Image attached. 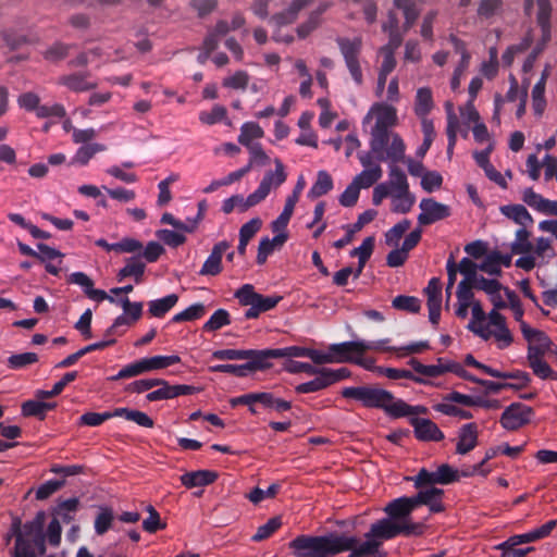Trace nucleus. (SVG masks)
<instances>
[{
	"label": "nucleus",
	"mask_w": 557,
	"mask_h": 557,
	"mask_svg": "<svg viewBox=\"0 0 557 557\" xmlns=\"http://www.w3.org/2000/svg\"><path fill=\"white\" fill-rule=\"evenodd\" d=\"M479 269V264L474 263L469 258H462L459 263H457V271L463 275V278L460 282H466V285L470 288H473L475 283L479 280L476 271Z\"/></svg>",
	"instance_id": "nucleus-39"
},
{
	"label": "nucleus",
	"mask_w": 557,
	"mask_h": 557,
	"mask_svg": "<svg viewBox=\"0 0 557 557\" xmlns=\"http://www.w3.org/2000/svg\"><path fill=\"white\" fill-rule=\"evenodd\" d=\"M510 86L509 89L505 96V98L497 94L494 99V112L492 116V122H494L496 125H500V112L504 106V102L510 101L513 102L518 98L520 99L521 92L519 91V84L517 78L513 75L509 76Z\"/></svg>",
	"instance_id": "nucleus-25"
},
{
	"label": "nucleus",
	"mask_w": 557,
	"mask_h": 557,
	"mask_svg": "<svg viewBox=\"0 0 557 557\" xmlns=\"http://www.w3.org/2000/svg\"><path fill=\"white\" fill-rule=\"evenodd\" d=\"M345 398L360 401L368 408L383 409L393 418L406 416L425 414L428 408L424 406H410L401 399L394 397L392 393L376 386L346 387L342 391Z\"/></svg>",
	"instance_id": "nucleus-4"
},
{
	"label": "nucleus",
	"mask_w": 557,
	"mask_h": 557,
	"mask_svg": "<svg viewBox=\"0 0 557 557\" xmlns=\"http://www.w3.org/2000/svg\"><path fill=\"white\" fill-rule=\"evenodd\" d=\"M535 8V20L543 35H549L552 32V12L550 0H524L523 9L525 14L531 15Z\"/></svg>",
	"instance_id": "nucleus-15"
},
{
	"label": "nucleus",
	"mask_w": 557,
	"mask_h": 557,
	"mask_svg": "<svg viewBox=\"0 0 557 557\" xmlns=\"http://www.w3.org/2000/svg\"><path fill=\"white\" fill-rule=\"evenodd\" d=\"M522 335L528 342V356H546L553 351V343L546 334L537 329L531 327L529 324H522Z\"/></svg>",
	"instance_id": "nucleus-12"
},
{
	"label": "nucleus",
	"mask_w": 557,
	"mask_h": 557,
	"mask_svg": "<svg viewBox=\"0 0 557 557\" xmlns=\"http://www.w3.org/2000/svg\"><path fill=\"white\" fill-rule=\"evenodd\" d=\"M530 237V232L521 227L516 232L510 246L512 253L521 255L515 265L528 272L535 267L546 265L556 255L549 238L539 237L533 245Z\"/></svg>",
	"instance_id": "nucleus-5"
},
{
	"label": "nucleus",
	"mask_w": 557,
	"mask_h": 557,
	"mask_svg": "<svg viewBox=\"0 0 557 557\" xmlns=\"http://www.w3.org/2000/svg\"><path fill=\"white\" fill-rule=\"evenodd\" d=\"M332 350L336 363H354L369 371L375 369V360L366 356L369 346L366 345L363 339L332 344Z\"/></svg>",
	"instance_id": "nucleus-6"
},
{
	"label": "nucleus",
	"mask_w": 557,
	"mask_h": 557,
	"mask_svg": "<svg viewBox=\"0 0 557 557\" xmlns=\"http://www.w3.org/2000/svg\"><path fill=\"white\" fill-rule=\"evenodd\" d=\"M177 300L178 296L176 294H171L161 299L152 300L149 302L148 311L152 317L161 318L176 305Z\"/></svg>",
	"instance_id": "nucleus-38"
},
{
	"label": "nucleus",
	"mask_w": 557,
	"mask_h": 557,
	"mask_svg": "<svg viewBox=\"0 0 557 557\" xmlns=\"http://www.w3.org/2000/svg\"><path fill=\"white\" fill-rule=\"evenodd\" d=\"M374 249V237L369 236L363 239L362 244L352 249L350 252L351 257H357L361 265H366V262L371 257Z\"/></svg>",
	"instance_id": "nucleus-57"
},
{
	"label": "nucleus",
	"mask_w": 557,
	"mask_h": 557,
	"mask_svg": "<svg viewBox=\"0 0 557 557\" xmlns=\"http://www.w3.org/2000/svg\"><path fill=\"white\" fill-rule=\"evenodd\" d=\"M145 272V263L137 257L128 258L126 264L117 273L119 281L133 276L136 283H140Z\"/></svg>",
	"instance_id": "nucleus-35"
},
{
	"label": "nucleus",
	"mask_w": 557,
	"mask_h": 557,
	"mask_svg": "<svg viewBox=\"0 0 557 557\" xmlns=\"http://www.w3.org/2000/svg\"><path fill=\"white\" fill-rule=\"evenodd\" d=\"M420 214L418 222L420 225H430L444 220L450 215V208L447 205L437 202L433 198H424L420 201Z\"/></svg>",
	"instance_id": "nucleus-14"
},
{
	"label": "nucleus",
	"mask_w": 557,
	"mask_h": 557,
	"mask_svg": "<svg viewBox=\"0 0 557 557\" xmlns=\"http://www.w3.org/2000/svg\"><path fill=\"white\" fill-rule=\"evenodd\" d=\"M475 334L485 341L494 338L499 349L509 347L513 342L512 334L506 324V318L496 310L488 312L487 323L480 326Z\"/></svg>",
	"instance_id": "nucleus-9"
},
{
	"label": "nucleus",
	"mask_w": 557,
	"mask_h": 557,
	"mask_svg": "<svg viewBox=\"0 0 557 557\" xmlns=\"http://www.w3.org/2000/svg\"><path fill=\"white\" fill-rule=\"evenodd\" d=\"M411 416V425L414 429V435L420 441H434L440 442L444 438L443 432L438 429V426L429 419L417 418Z\"/></svg>",
	"instance_id": "nucleus-19"
},
{
	"label": "nucleus",
	"mask_w": 557,
	"mask_h": 557,
	"mask_svg": "<svg viewBox=\"0 0 557 557\" xmlns=\"http://www.w3.org/2000/svg\"><path fill=\"white\" fill-rule=\"evenodd\" d=\"M251 198L252 194H250L247 198H244L240 195H234L223 201L222 211L225 214H230L235 209H237L239 212H245L249 208L258 205L257 201L251 200Z\"/></svg>",
	"instance_id": "nucleus-34"
},
{
	"label": "nucleus",
	"mask_w": 557,
	"mask_h": 557,
	"mask_svg": "<svg viewBox=\"0 0 557 557\" xmlns=\"http://www.w3.org/2000/svg\"><path fill=\"white\" fill-rule=\"evenodd\" d=\"M505 295H506L507 300L509 301L508 307L511 309L515 320L517 322H519L520 330L522 331V324H528V323L525 321H523V319H522L524 310L522 308L521 301H520L518 295L511 289H506Z\"/></svg>",
	"instance_id": "nucleus-56"
},
{
	"label": "nucleus",
	"mask_w": 557,
	"mask_h": 557,
	"mask_svg": "<svg viewBox=\"0 0 557 557\" xmlns=\"http://www.w3.org/2000/svg\"><path fill=\"white\" fill-rule=\"evenodd\" d=\"M79 502L77 498H69L61 502L54 512L59 516L63 522H71L74 519L73 513L77 510Z\"/></svg>",
	"instance_id": "nucleus-47"
},
{
	"label": "nucleus",
	"mask_w": 557,
	"mask_h": 557,
	"mask_svg": "<svg viewBox=\"0 0 557 557\" xmlns=\"http://www.w3.org/2000/svg\"><path fill=\"white\" fill-rule=\"evenodd\" d=\"M479 429L474 422L463 424L458 431L456 454L467 455L478 446Z\"/></svg>",
	"instance_id": "nucleus-18"
},
{
	"label": "nucleus",
	"mask_w": 557,
	"mask_h": 557,
	"mask_svg": "<svg viewBox=\"0 0 557 557\" xmlns=\"http://www.w3.org/2000/svg\"><path fill=\"white\" fill-rule=\"evenodd\" d=\"M333 188V178L332 176L324 170L319 171L317 174V180L308 191V197L311 199H317L325 194H327Z\"/></svg>",
	"instance_id": "nucleus-32"
},
{
	"label": "nucleus",
	"mask_w": 557,
	"mask_h": 557,
	"mask_svg": "<svg viewBox=\"0 0 557 557\" xmlns=\"http://www.w3.org/2000/svg\"><path fill=\"white\" fill-rule=\"evenodd\" d=\"M557 527V520H549L543 525L523 534L512 535L507 541L509 545H521L525 543L536 542L541 539L546 537Z\"/></svg>",
	"instance_id": "nucleus-23"
},
{
	"label": "nucleus",
	"mask_w": 557,
	"mask_h": 557,
	"mask_svg": "<svg viewBox=\"0 0 557 557\" xmlns=\"http://www.w3.org/2000/svg\"><path fill=\"white\" fill-rule=\"evenodd\" d=\"M500 212L524 228L533 223V218L522 205L503 206Z\"/></svg>",
	"instance_id": "nucleus-29"
},
{
	"label": "nucleus",
	"mask_w": 557,
	"mask_h": 557,
	"mask_svg": "<svg viewBox=\"0 0 557 557\" xmlns=\"http://www.w3.org/2000/svg\"><path fill=\"white\" fill-rule=\"evenodd\" d=\"M39 357L36 352L15 354L8 358V367L18 370L38 362Z\"/></svg>",
	"instance_id": "nucleus-45"
},
{
	"label": "nucleus",
	"mask_w": 557,
	"mask_h": 557,
	"mask_svg": "<svg viewBox=\"0 0 557 557\" xmlns=\"http://www.w3.org/2000/svg\"><path fill=\"white\" fill-rule=\"evenodd\" d=\"M545 356L527 357L528 364L533 373L542 380L557 381V372H555L549 364L544 360Z\"/></svg>",
	"instance_id": "nucleus-33"
},
{
	"label": "nucleus",
	"mask_w": 557,
	"mask_h": 557,
	"mask_svg": "<svg viewBox=\"0 0 557 557\" xmlns=\"http://www.w3.org/2000/svg\"><path fill=\"white\" fill-rule=\"evenodd\" d=\"M443 490L437 487L421 488L419 493L413 497L416 506L425 505L429 507L431 512H442L444 505L442 503Z\"/></svg>",
	"instance_id": "nucleus-22"
},
{
	"label": "nucleus",
	"mask_w": 557,
	"mask_h": 557,
	"mask_svg": "<svg viewBox=\"0 0 557 557\" xmlns=\"http://www.w3.org/2000/svg\"><path fill=\"white\" fill-rule=\"evenodd\" d=\"M146 510L149 513L148 518L143 521V529L146 532L154 533L158 530L165 528V524L161 522L159 512L154 509L153 506L149 505Z\"/></svg>",
	"instance_id": "nucleus-59"
},
{
	"label": "nucleus",
	"mask_w": 557,
	"mask_h": 557,
	"mask_svg": "<svg viewBox=\"0 0 557 557\" xmlns=\"http://www.w3.org/2000/svg\"><path fill=\"white\" fill-rule=\"evenodd\" d=\"M246 352L248 355L246 360H249V362L246 363L248 371L269 368L271 366L269 360L273 358H278V356H276V349H251L247 350Z\"/></svg>",
	"instance_id": "nucleus-27"
},
{
	"label": "nucleus",
	"mask_w": 557,
	"mask_h": 557,
	"mask_svg": "<svg viewBox=\"0 0 557 557\" xmlns=\"http://www.w3.org/2000/svg\"><path fill=\"white\" fill-rule=\"evenodd\" d=\"M206 313V308L202 304H194L182 312L176 313L173 318V322L194 321L200 319Z\"/></svg>",
	"instance_id": "nucleus-51"
},
{
	"label": "nucleus",
	"mask_w": 557,
	"mask_h": 557,
	"mask_svg": "<svg viewBox=\"0 0 557 557\" xmlns=\"http://www.w3.org/2000/svg\"><path fill=\"white\" fill-rule=\"evenodd\" d=\"M454 361L438 358L434 364H423L418 359H411L409 364L419 374L428 377H438L445 373L451 372Z\"/></svg>",
	"instance_id": "nucleus-21"
},
{
	"label": "nucleus",
	"mask_w": 557,
	"mask_h": 557,
	"mask_svg": "<svg viewBox=\"0 0 557 557\" xmlns=\"http://www.w3.org/2000/svg\"><path fill=\"white\" fill-rule=\"evenodd\" d=\"M221 44L228 49L237 60H242V47L233 37H209L205 42L206 49L209 53L214 52Z\"/></svg>",
	"instance_id": "nucleus-28"
},
{
	"label": "nucleus",
	"mask_w": 557,
	"mask_h": 557,
	"mask_svg": "<svg viewBox=\"0 0 557 557\" xmlns=\"http://www.w3.org/2000/svg\"><path fill=\"white\" fill-rule=\"evenodd\" d=\"M442 184H443V177L436 171H426L422 175L421 187L426 193H432L434 190L440 189L442 187Z\"/></svg>",
	"instance_id": "nucleus-62"
},
{
	"label": "nucleus",
	"mask_w": 557,
	"mask_h": 557,
	"mask_svg": "<svg viewBox=\"0 0 557 557\" xmlns=\"http://www.w3.org/2000/svg\"><path fill=\"white\" fill-rule=\"evenodd\" d=\"M398 46V44L393 47L392 45L385 46L380 50V53L383 58L381 66L379 69V73L388 75L392 73L396 66V60L394 57V49Z\"/></svg>",
	"instance_id": "nucleus-54"
},
{
	"label": "nucleus",
	"mask_w": 557,
	"mask_h": 557,
	"mask_svg": "<svg viewBox=\"0 0 557 557\" xmlns=\"http://www.w3.org/2000/svg\"><path fill=\"white\" fill-rule=\"evenodd\" d=\"M426 296V305L429 309L430 322L434 325L438 324L442 309V283L438 277H432L428 286L424 288Z\"/></svg>",
	"instance_id": "nucleus-16"
},
{
	"label": "nucleus",
	"mask_w": 557,
	"mask_h": 557,
	"mask_svg": "<svg viewBox=\"0 0 557 557\" xmlns=\"http://www.w3.org/2000/svg\"><path fill=\"white\" fill-rule=\"evenodd\" d=\"M235 297L242 306L249 307L245 312L246 319H256L260 313L273 309L282 299L281 296H263L250 284H245L236 290Z\"/></svg>",
	"instance_id": "nucleus-8"
},
{
	"label": "nucleus",
	"mask_w": 557,
	"mask_h": 557,
	"mask_svg": "<svg viewBox=\"0 0 557 557\" xmlns=\"http://www.w3.org/2000/svg\"><path fill=\"white\" fill-rule=\"evenodd\" d=\"M314 375L315 377L313 380L297 385L295 388L296 392L299 394H308L321 391L330 386L322 369L320 372H315Z\"/></svg>",
	"instance_id": "nucleus-43"
},
{
	"label": "nucleus",
	"mask_w": 557,
	"mask_h": 557,
	"mask_svg": "<svg viewBox=\"0 0 557 557\" xmlns=\"http://www.w3.org/2000/svg\"><path fill=\"white\" fill-rule=\"evenodd\" d=\"M72 47L63 42H55L44 52V58L50 62H59L71 53Z\"/></svg>",
	"instance_id": "nucleus-52"
},
{
	"label": "nucleus",
	"mask_w": 557,
	"mask_h": 557,
	"mask_svg": "<svg viewBox=\"0 0 557 557\" xmlns=\"http://www.w3.org/2000/svg\"><path fill=\"white\" fill-rule=\"evenodd\" d=\"M416 508L412 496L393 499L384 507L387 518L372 523L363 540L344 534L300 535L292 545L297 548L298 557L334 556L347 550L350 552L348 557H383L381 547L385 541L399 534L410 536L423 533V524L412 522L410 519Z\"/></svg>",
	"instance_id": "nucleus-1"
},
{
	"label": "nucleus",
	"mask_w": 557,
	"mask_h": 557,
	"mask_svg": "<svg viewBox=\"0 0 557 557\" xmlns=\"http://www.w3.org/2000/svg\"><path fill=\"white\" fill-rule=\"evenodd\" d=\"M218 479V473L211 470L187 472L181 476V482L187 488L206 486Z\"/></svg>",
	"instance_id": "nucleus-26"
},
{
	"label": "nucleus",
	"mask_w": 557,
	"mask_h": 557,
	"mask_svg": "<svg viewBox=\"0 0 557 557\" xmlns=\"http://www.w3.org/2000/svg\"><path fill=\"white\" fill-rule=\"evenodd\" d=\"M433 95L429 87H421L417 90L414 100V112L419 117H426L433 109Z\"/></svg>",
	"instance_id": "nucleus-30"
},
{
	"label": "nucleus",
	"mask_w": 557,
	"mask_h": 557,
	"mask_svg": "<svg viewBox=\"0 0 557 557\" xmlns=\"http://www.w3.org/2000/svg\"><path fill=\"white\" fill-rule=\"evenodd\" d=\"M397 110L392 104L375 102L371 106L363 117L362 124L370 125V148L381 150L391 141L389 154L400 157L404 148V140L399 134L392 128L397 125Z\"/></svg>",
	"instance_id": "nucleus-2"
},
{
	"label": "nucleus",
	"mask_w": 557,
	"mask_h": 557,
	"mask_svg": "<svg viewBox=\"0 0 557 557\" xmlns=\"http://www.w3.org/2000/svg\"><path fill=\"white\" fill-rule=\"evenodd\" d=\"M249 83V75L245 71H237L233 75L224 78L223 86L232 89H246Z\"/></svg>",
	"instance_id": "nucleus-64"
},
{
	"label": "nucleus",
	"mask_w": 557,
	"mask_h": 557,
	"mask_svg": "<svg viewBox=\"0 0 557 557\" xmlns=\"http://www.w3.org/2000/svg\"><path fill=\"white\" fill-rule=\"evenodd\" d=\"M531 416V407L521 403H515L504 410L499 422L504 429L516 431L529 423Z\"/></svg>",
	"instance_id": "nucleus-13"
},
{
	"label": "nucleus",
	"mask_w": 557,
	"mask_h": 557,
	"mask_svg": "<svg viewBox=\"0 0 557 557\" xmlns=\"http://www.w3.org/2000/svg\"><path fill=\"white\" fill-rule=\"evenodd\" d=\"M231 248V244L226 240H222L216 243L209 257L203 262L199 274L200 275H211L215 276L219 275L222 270V257L223 255Z\"/></svg>",
	"instance_id": "nucleus-17"
},
{
	"label": "nucleus",
	"mask_w": 557,
	"mask_h": 557,
	"mask_svg": "<svg viewBox=\"0 0 557 557\" xmlns=\"http://www.w3.org/2000/svg\"><path fill=\"white\" fill-rule=\"evenodd\" d=\"M282 525V519L280 517H273L269 519L264 524L257 529V532L251 537L255 542H261L269 539L276 530Z\"/></svg>",
	"instance_id": "nucleus-46"
},
{
	"label": "nucleus",
	"mask_w": 557,
	"mask_h": 557,
	"mask_svg": "<svg viewBox=\"0 0 557 557\" xmlns=\"http://www.w3.org/2000/svg\"><path fill=\"white\" fill-rule=\"evenodd\" d=\"M226 116V109L223 106L215 104L210 111H202L199 120L206 125H213L221 122Z\"/></svg>",
	"instance_id": "nucleus-58"
},
{
	"label": "nucleus",
	"mask_w": 557,
	"mask_h": 557,
	"mask_svg": "<svg viewBox=\"0 0 557 557\" xmlns=\"http://www.w3.org/2000/svg\"><path fill=\"white\" fill-rule=\"evenodd\" d=\"M274 164L275 170L267 172L258 188L252 193L251 200H256L257 203L264 200L272 189L278 188L286 181L287 174L282 161L275 159Z\"/></svg>",
	"instance_id": "nucleus-11"
},
{
	"label": "nucleus",
	"mask_w": 557,
	"mask_h": 557,
	"mask_svg": "<svg viewBox=\"0 0 557 557\" xmlns=\"http://www.w3.org/2000/svg\"><path fill=\"white\" fill-rule=\"evenodd\" d=\"M114 520V512L109 507H100L95 519V532L103 535L111 527Z\"/></svg>",
	"instance_id": "nucleus-41"
},
{
	"label": "nucleus",
	"mask_w": 557,
	"mask_h": 557,
	"mask_svg": "<svg viewBox=\"0 0 557 557\" xmlns=\"http://www.w3.org/2000/svg\"><path fill=\"white\" fill-rule=\"evenodd\" d=\"M57 84L74 92H84L97 87L96 82L89 81L88 72L61 75L57 78Z\"/></svg>",
	"instance_id": "nucleus-20"
},
{
	"label": "nucleus",
	"mask_w": 557,
	"mask_h": 557,
	"mask_svg": "<svg viewBox=\"0 0 557 557\" xmlns=\"http://www.w3.org/2000/svg\"><path fill=\"white\" fill-rule=\"evenodd\" d=\"M228 324H231L230 313L225 309H218L202 327L206 332H214Z\"/></svg>",
	"instance_id": "nucleus-44"
},
{
	"label": "nucleus",
	"mask_w": 557,
	"mask_h": 557,
	"mask_svg": "<svg viewBox=\"0 0 557 557\" xmlns=\"http://www.w3.org/2000/svg\"><path fill=\"white\" fill-rule=\"evenodd\" d=\"M259 403L267 408H272L278 412L287 411L292 405L284 399L275 398L271 393H260Z\"/></svg>",
	"instance_id": "nucleus-55"
},
{
	"label": "nucleus",
	"mask_w": 557,
	"mask_h": 557,
	"mask_svg": "<svg viewBox=\"0 0 557 557\" xmlns=\"http://www.w3.org/2000/svg\"><path fill=\"white\" fill-rule=\"evenodd\" d=\"M149 371L161 370L169 368L173 364L181 362V357L177 355L171 356H153L146 358Z\"/></svg>",
	"instance_id": "nucleus-53"
},
{
	"label": "nucleus",
	"mask_w": 557,
	"mask_h": 557,
	"mask_svg": "<svg viewBox=\"0 0 557 557\" xmlns=\"http://www.w3.org/2000/svg\"><path fill=\"white\" fill-rule=\"evenodd\" d=\"M46 513L39 511L30 521L22 523L20 518H14L8 533L4 535V542L10 544L14 539V545L10 548V557H39L45 555L44 525Z\"/></svg>",
	"instance_id": "nucleus-3"
},
{
	"label": "nucleus",
	"mask_w": 557,
	"mask_h": 557,
	"mask_svg": "<svg viewBox=\"0 0 557 557\" xmlns=\"http://www.w3.org/2000/svg\"><path fill=\"white\" fill-rule=\"evenodd\" d=\"M374 370L391 380L407 379L419 384L425 383V381L422 377L416 376L411 371L406 369L375 367Z\"/></svg>",
	"instance_id": "nucleus-42"
},
{
	"label": "nucleus",
	"mask_w": 557,
	"mask_h": 557,
	"mask_svg": "<svg viewBox=\"0 0 557 557\" xmlns=\"http://www.w3.org/2000/svg\"><path fill=\"white\" fill-rule=\"evenodd\" d=\"M411 222L407 219L400 221L396 225H394L386 234H385V243L388 246H398V243L403 235L410 228Z\"/></svg>",
	"instance_id": "nucleus-50"
},
{
	"label": "nucleus",
	"mask_w": 557,
	"mask_h": 557,
	"mask_svg": "<svg viewBox=\"0 0 557 557\" xmlns=\"http://www.w3.org/2000/svg\"><path fill=\"white\" fill-rule=\"evenodd\" d=\"M383 171L380 165L370 166L364 169L361 173L356 175L352 182L361 189L369 188L382 177Z\"/></svg>",
	"instance_id": "nucleus-37"
},
{
	"label": "nucleus",
	"mask_w": 557,
	"mask_h": 557,
	"mask_svg": "<svg viewBox=\"0 0 557 557\" xmlns=\"http://www.w3.org/2000/svg\"><path fill=\"white\" fill-rule=\"evenodd\" d=\"M264 135L263 129L259 126V124L255 122L244 123L240 127V134L238 136V141L246 148L253 146L252 140L262 138Z\"/></svg>",
	"instance_id": "nucleus-36"
},
{
	"label": "nucleus",
	"mask_w": 557,
	"mask_h": 557,
	"mask_svg": "<svg viewBox=\"0 0 557 557\" xmlns=\"http://www.w3.org/2000/svg\"><path fill=\"white\" fill-rule=\"evenodd\" d=\"M471 313H472V320L469 324V329L473 333H478V330L480 326H484L487 322V314L484 312L480 301L473 300L472 305L470 306Z\"/></svg>",
	"instance_id": "nucleus-60"
},
{
	"label": "nucleus",
	"mask_w": 557,
	"mask_h": 557,
	"mask_svg": "<svg viewBox=\"0 0 557 557\" xmlns=\"http://www.w3.org/2000/svg\"><path fill=\"white\" fill-rule=\"evenodd\" d=\"M54 404H48L42 401H36V400H28L23 404L22 406V412L26 417L32 416H38L41 419L45 418V413L47 410L53 409Z\"/></svg>",
	"instance_id": "nucleus-49"
},
{
	"label": "nucleus",
	"mask_w": 557,
	"mask_h": 557,
	"mask_svg": "<svg viewBox=\"0 0 557 557\" xmlns=\"http://www.w3.org/2000/svg\"><path fill=\"white\" fill-rule=\"evenodd\" d=\"M150 372L148 368V363L146 358L139 359L133 363H129L123 367L116 375L112 376V381H117L122 379H128L133 376H137L144 373Z\"/></svg>",
	"instance_id": "nucleus-40"
},
{
	"label": "nucleus",
	"mask_w": 557,
	"mask_h": 557,
	"mask_svg": "<svg viewBox=\"0 0 557 557\" xmlns=\"http://www.w3.org/2000/svg\"><path fill=\"white\" fill-rule=\"evenodd\" d=\"M338 45L352 79L357 85H361L363 77L358 59L362 45L361 40L358 37H343L338 40Z\"/></svg>",
	"instance_id": "nucleus-10"
},
{
	"label": "nucleus",
	"mask_w": 557,
	"mask_h": 557,
	"mask_svg": "<svg viewBox=\"0 0 557 557\" xmlns=\"http://www.w3.org/2000/svg\"><path fill=\"white\" fill-rule=\"evenodd\" d=\"M458 306L456 309L457 317L465 319L468 315V309L473 302V292L472 288L466 285V282H460L456 292Z\"/></svg>",
	"instance_id": "nucleus-31"
},
{
	"label": "nucleus",
	"mask_w": 557,
	"mask_h": 557,
	"mask_svg": "<svg viewBox=\"0 0 557 557\" xmlns=\"http://www.w3.org/2000/svg\"><path fill=\"white\" fill-rule=\"evenodd\" d=\"M388 187L392 211L395 213H408L416 202V197L410 193L407 176L400 169L396 166L391 169Z\"/></svg>",
	"instance_id": "nucleus-7"
},
{
	"label": "nucleus",
	"mask_w": 557,
	"mask_h": 557,
	"mask_svg": "<svg viewBox=\"0 0 557 557\" xmlns=\"http://www.w3.org/2000/svg\"><path fill=\"white\" fill-rule=\"evenodd\" d=\"M395 5L397 7L398 10H401L404 17L406 20V27H404L403 30L408 32V26L414 22L418 15L417 9L411 0H395Z\"/></svg>",
	"instance_id": "nucleus-61"
},
{
	"label": "nucleus",
	"mask_w": 557,
	"mask_h": 557,
	"mask_svg": "<svg viewBox=\"0 0 557 557\" xmlns=\"http://www.w3.org/2000/svg\"><path fill=\"white\" fill-rule=\"evenodd\" d=\"M157 236L170 247H178L186 242V236L181 232L159 230Z\"/></svg>",
	"instance_id": "nucleus-63"
},
{
	"label": "nucleus",
	"mask_w": 557,
	"mask_h": 557,
	"mask_svg": "<svg viewBox=\"0 0 557 557\" xmlns=\"http://www.w3.org/2000/svg\"><path fill=\"white\" fill-rule=\"evenodd\" d=\"M392 305L395 309L417 313L421 308V302L417 297L400 295L393 299Z\"/></svg>",
	"instance_id": "nucleus-48"
},
{
	"label": "nucleus",
	"mask_w": 557,
	"mask_h": 557,
	"mask_svg": "<svg viewBox=\"0 0 557 557\" xmlns=\"http://www.w3.org/2000/svg\"><path fill=\"white\" fill-rule=\"evenodd\" d=\"M67 282L79 285L84 289L86 296L95 301H103L107 298V293L102 289L94 288L92 280L84 272L72 273L67 278Z\"/></svg>",
	"instance_id": "nucleus-24"
}]
</instances>
